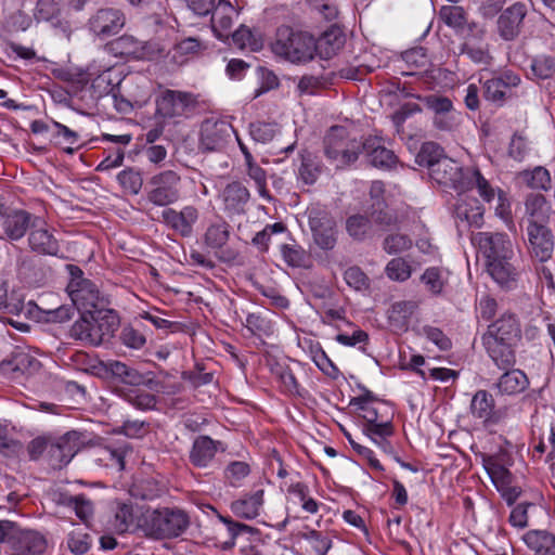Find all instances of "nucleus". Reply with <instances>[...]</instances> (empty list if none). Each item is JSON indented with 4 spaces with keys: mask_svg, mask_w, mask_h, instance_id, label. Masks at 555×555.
<instances>
[{
    "mask_svg": "<svg viewBox=\"0 0 555 555\" xmlns=\"http://www.w3.org/2000/svg\"><path fill=\"white\" fill-rule=\"evenodd\" d=\"M131 451V448L126 443L116 448L108 446L100 450L98 461L105 466L116 467L118 470H122L125 468V456Z\"/></svg>",
    "mask_w": 555,
    "mask_h": 555,
    "instance_id": "obj_45",
    "label": "nucleus"
},
{
    "mask_svg": "<svg viewBox=\"0 0 555 555\" xmlns=\"http://www.w3.org/2000/svg\"><path fill=\"white\" fill-rule=\"evenodd\" d=\"M521 177L527 185L533 190L547 191L551 189V175L544 167L538 166L533 170H526L521 172Z\"/></svg>",
    "mask_w": 555,
    "mask_h": 555,
    "instance_id": "obj_51",
    "label": "nucleus"
},
{
    "mask_svg": "<svg viewBox=\"0 0 555 555\" xmlns=\"http://www.w3.org/2000/svg\"><path fill=\"white\" fill-rule=\"evenodd\" d=\"M505 371L498 379L494 388L501 396H516L529 387V378L526 373L519 369H504Z\"/></svg>",
    "mask_w": 555,
    "mask_h": 555,
    "instance_id": "obj_29",
    "label": "nucleus"
},
{
    "mask_svg": "<svg viewBox=\"0 0 555 555\" xmlns=\"http://www.w3.org/2000/svg\"><path fill=\"white\" fill-rule=\"evenodd\" d=\"M416 308L417 305L415 301L409 300L395 302L388 312L390 324L399 331L406 330L409 320Z\"/></svg>",
    "mask_w": 555,
    "mask_h": 555,
    "instance_id": "obj_40",
    "label": "nucleus"
},
{
    "mask_svg": "<svg viewBox=\"0 0 555 555\" xmlns=\"http://www.w3.org/2000/svg\"><path fill=\"white\" fill-rule=\"evenodd\" d=\"M473 242L486 257V263L512 259L514 256L512 242L506 234L479 232L473 236Z\"/></svg>",
    "mask_w": 555,
    "mask_h": 555,
    "instance_id": "obj_11",
    "label": "nucleus"
},
{
    "mask_svg": "<svg viewBox=\"0 0 555 555\" xmlns=\"http://www.w3.org/2000/svg\"><path fill=\"white\" fill-rule=\"evenodd\" d=\"M224 451V446L219 440H214L209 436H198L190 451V462L198 468H207L215 459L216 453Z\"/></svg>",
    "mask_w": 555,
    "mask_h": 555,
    "instance_id": "obj_26",
    "label": "nucleus"
},
{
    "mask_svg": "<svg viewBox=\"0 0 555 555\" xmlns=\"http://www.w3.org/2000/svg\"><path fill=\"white\" fill-rule=\"evenodd\" d=\"M155 103L157 117L172 119L194 109L197 101L191 92L166 89L156 98Z\"/></svg>",
    "mask_w": 555,
    "mask_h": 555,
    "instance_id": "obj_8",
    "label": "nucleus"
},
{
    "mask_svg": "<svg viewBox=\"0 0 555 555\" xmlns=\"http://www.w3.org/2000/svg\"><path fill=\"white\" fill-rule=\"evenodd\" d=\"M362 144V152L366 154L369 162L374 167L390 168L396 164V155L392 151L382 145L380 139L371 137L363 141Z\"/></svg>",
    "mask_w": 555,
    "mask_h": 555,
    "instance_id": "obj_33",
    "label": "nucleus"
},
{
    "mask_svg": "<svg viewBox=\"0 0 555 555\" xmlns=\"http://www.w3.org/2000/svg\"><path fill=\"white\" fill-rule=\"evenodd\" d=\"M309 227L314 243L323 250H331L337 242L336 223L327 212L311 210L309 212Z\"/></svg>",
    "mask_w": 555,
    "mask_h": 555,
    "instance_id": "obj_18",
    "label": "nucleus"
},
{
    "mask_svg": "<svg viewBox=\"0 0 555 555\" xmlns=\"http://www.w3.org/2000/svg\"><path fill=\"white\" fill-rule=\"evenodd\" d=\"M210 13L214 33L221 40L228 39L234 18L237 16L235 8L228 0H219Z\"/></svg>",
    "mask_w": 555,
    "mask_h": 555,
    "instance_id": "obj_27",
    "label": "nucleus"
},
{
    "mask_svg": "<svg viewBox=\"0 0 555 555\" xmlns=\"http://www.w3.org/2000/svg\"><path fill=\"white\" fill-rule=\"evenodd\" d=\"M164 223L182 237H190L193 234L194 225L198 221L199 211L193 205L183 206L180 210L167 208L163 210Z\"/></svg>",
    "mask_w": 555,
    "mask_h": 555,
    "instance_id": "obj_19",
    "label": "nucleus"
},
{
    "mask_svg": "<svg viewBox=\"0 0 555 555\" xmlns=\"http://www.w3.org/2000/svg\"><path fill=\"white\" fill-rule=\"evenodd\" d=\"M234 129L222 119L207 118L201 127V146L205 151H221L230 142Z\"/></svg>",
    "mask_w": 555,
    "mask_h": 555,
    "instance_id": "obj_14",
    "label": "nucleus"
},
{
    "mask_svg": "<svg viewBox=\"0 0 555 555\" xmlns=\"http://www.w3.org/2000/svg\"><path fill=\"white\" fill-rule=\"evenodd\" d=\"M429 176L439 185L454 190L457 193L476 189L479 196L487 203H491L495 195L494 188L477 167L464 168L459 162L450 157L436 163Z\"/></svg>",
    "mask_w": 555,
    "mask_h": 555,
    "instance_id": "obj_1",
    "label": "nucleus"
},
{
    "mask_svg": "<svg viewBox=\"0 0 555 555\" xmlns=\"http://www.w3.org/2000/svg\"><path fill=\"white\" fill-rule=\"evenodd\" d=\"M67 548L75 555L86 554L92 544V538L82 529H74L66 538Z\"/></svg>",
    "mask_w": 555,
    "mask_h": 555,
    "instance_id": "obj_54",
    "label": "nucleus"
},
{
    "mask_svg": "<svg viewBox=\"0 0 555 555\" xmlns=\"http://www.w3.org/2000/svg\"><path fill=\"white\" fill-rule=\"evenodd\" d=\"M119 320L117 314L111 310L103 308V313L100 314L98 322H94L95 332L99 335V344L104 336H111L117 330Z\"/></svg>",
    "mask_w": 555,
    "mask_h": 555,
    "instance_id": "obj_55",
    "label": "nucleus"
},
{
    "mask_svg": "<svg viewBox=\"0 0 555 555\" xmlns=\"http://www.w3.org/2000/svg\"><path fill=\"white\" fill-rule=\"evenodd\" d=\"M311 359L314 364L328 377L336 379L339 376V370L334 362L328 358L326 352L320 345L311 347Z\"/></svg>",
    "mask_w": 555,
    "mask_h": 555,
    "instance_id": "obj_56",
    "label": "nucleus"
},
{
    "mask_svg": "<svg viewBox=\"0 0 555 555\" xmlns=\"http://www.w3.org/2000/svg\"><path fill=\"white\" fill-rule=\"evenodd\" d=\"M439 18L453 29H463L467 22V12L460 5H443L439 10Z\"/></svg>",
    "mask_w": 555,
    "mask_h": 555,
    "instance_id": "obj_47",
    "label": "nucleus"
},
{
    "mask_svg": "<svg viewBox=\"0 0 555 555\" xmlns=\"http://www.w3.org/2000/svg\"><path fill=\"white\" fill-rule=\"evenodd\" d=\"M364 420L363 434L385 453H392L393 448L388 440L393 435V425L390 420H383L384 414L374 406H369L362 414Z\"/></svg>",
    "mask_w": 555,
    "mask_h": 555,
    "instance_id": "obj_9",
    "label": "nucleus"
},
{
    "mask_svg": "<svg viewBox=\"0 0 555 555\" xmlns=\"http://www.w3.org/2000/svg\"><path fill=\"white\" fill-rule=\"evenodd\" d=\"M485 36L486 29L479 27L476 22H472L461 43L460 52L473 63L487 66L491 63L492 56Z\"/></svg>",
    "mask_w": 555,
    "mask_h": 555,
    "instance_id": "obj_12",
    "label": "nucleus"
},
{
    "mask_svg": "<svg viewBox=\"0 0 555 555\" xmlns=\"http://www.w3.org/2000/svg\"><path fill=\"white\" fill-rule=\"evenodd\" d=\"M28 243L31 250L41 255L55 256L60 250L57 240L44 228H33Z\"/></svg>",
    "mask_w": 555,
    "mask_h": 555,
    "instance_id": "obj_36",
    "label": "nucleus"
},
{
    "mask_svg": "<svg viewBox=\"0 0 555 555\" xmlns=\"http://www.w3.org/2000/svg\"><path fill=\"white\" fill-rule=\"evenodd\" d=\"M250 474V466L244 461L230 462L224 468V479L232 487H240L243 479Z\"/></svg>",
    "mask_w": 555,
    "mask_h": 555,
    "instance_id": "obj_58",
    "label": "nucleus"
},
{
    "mask_svg": "<svg viewBox=\"0 0 555 555\" xmlns=\"http://www.w3.org/2000/svg\"><path fill=\"white\" fill-rule=\"evenodd\" d=\"M40 362L24 349L17 348L0 363L2 375L17 379L23 375L33 374L40 369Z\"/></svg>",
    "mask_w": 555,
    "mask_h": 555,
    "instance_id": "obj_21",
    "label": "nucleus"
},
{
    "mask_svg": "<svg viewBox=\"0 0 555 555\" xmlns=\"http://www.w3.org/2000/svg\"><path fill=\"white\" fill-rule=\"evenodd\" d=\"M117 180L125 192L137 195L142 189L143 178L140 171L127 168L117 175Z\"/></svg>",
    "mask_w": 555,
    "mask_h": 555,
    "instance_id": "obj_57",
    "label": "nucleus"
},
{
    "mask_svg": "<svg viewBox=\"0 0 555 555\" xmlns=\"http://www.w3.org/2000/svg\"><path fill=\"white\" fill-rule=\"evenodd\" d=\"M104 367L105 372L111 374L112 377L133 388L140 386L151 387L153 383L152 373L143 374L137 369L129 366L120 361H107Z\"/></svg>",
    "mask_w": 555,
    "mask_h": 555,
    "instance_id": "obj_24",
    "label": "nucleus"
},
{
    "mask_svg": "<svg viewBox=\"0 0 555 555\" xmlns=\"http://www.w3.org/2000/svg\"><path fill=\"white\" fill-rule=\"evenodd\" d=\"M447 274L448 272L444 269L430 267L425 270L421 280L428 292L433 295H439L447 283Z\"/></svg>",
    "mask_w": 555,
    "mask_h": 555,
    "instance_id": "obj_50",
    "label": "nucleus"
},
{
    "mask_svg": "<svg viewBox=\"0 0 555 555\" xmlns=\"http://www.w3.org/2000/svg\"><path fill=\"white\" fill-rule=\"evenodd\" d=\"M47 541L42 534L33 530H20L11 547L10 555H42Z\"/></svg>",
    "mask_w": 555,
    "mask_h": 555,
    "instance_id": "obj_28",
    "label": "nucleus"
},
{
    "mask_svg": "<svg viewBox=\"0 0 555 555\" xmlns=\"http://www.w3.org/2000/svg\"><path fill=\"white\" fill-rule=\"evenodd\" d=\"M82 446L81 435L72 430L61 437L50 439L47 461L53 468H62L67 465Z\"/></svg>",
    "mask_w": 555,
    "mask_h": 555,
    "instance_id": "obj_10",
    "label": "nucleus"
},
{
    "mask_svg": "<svg viewBox=\"0 0 555 555\" xmlns=\"http://www.w3.org/2000/svg\"><path fill=\"white\" fill-rule=\"evenodd\" d=\"M230 237V225L224 220L220 219L210 223L204 234V243L211 249H219L223 247Z\"/></svg>",
    "mask_w": 555,
    "mask_h": 555,
    "instance_id": "obj_39",
    "label": "nucleus"
},
{
    "mask_svg": "<svg viewBox=\"0 0 555 555\" xmlns=\"http://www.w3.org/2000/svg\"><path fill=\"white\" fill-rule=\"evenodd\" d=\"M528 10L526 4L515 2L498 16L496 33L505 41L515 40L522 31Z\"/></svg>",
    "mask_w": 555,
    "mask_h": 555,
    "instance_id": "obj_16",
    "label": "nucleus"
},
{
    "mask_svg": "<svg viewBox=\"0 0 555 555\" xmlns=\"http://www.w3.org/2000/svg\"><path fill=\"white\" fill-rule=\"evenodd\" d=\"M371 228L370 219L363 215H352L346 220V231L356 241H363Z\"/></svg>",
    "mask_w": 555,
    "mask_h": 555,
    "instance_id": "obj_53",
    "label": "nucleus"
},
{
    "mask_svg": "<svg viewBox=\"0 0 555 555\" xmlns=\"http://www.w3.org/2000/svg\"><path fill=\"white\" fill-rule=\"evenodd\" d=\"M191 525L189 514L179 507H160L144 511L138 518L137 527L149 538L176 539Z\"/></svg>",
    "mask_w": 555,
    "mask_h": 555,
    "instance_id": "obj_3",
    "label": "nucleus"
},
{
    "mask_svg": "<svg viewBox=\"0 0 555 555\" xmlns=\"http://www.w3.org/2000/svg\"><path fill=\"white\" fill-rule=\"evenodd\" d=\"M483 467L487 470L495 488L503 487L506 483H511L512 474L498 461V459L493 456L485 457Z\"/></svg>",
    "mask_w": 555,
    "mask_h": 555,
    "instance_id": "obj_49",
    "label": "nucleus"
},
{
    "mask_svg": "<svg viewBox=\"0 0 555 555\" xmlns=\"http://www.w3.org/2000/svg\"><path fill=\"white\" fill-rule=\"evenodd\" d=\"M469 412L486 428L500 424L504 418V413L496 408L493 396L483 389L477 390L473 396Z\"/></svg>",
    "mask_w": 555,
    "mask_h": 555,
    "instance_id": "obj_15",
    "label": "nucleus"
},
{
    "mask_svg": "<svg viewBox=\"0 0 555 555\" xmlns=\"http://www.w3.org/2000/svg\"><path fill=\"white\" fill-rule=\"evenodd\" d=\"M2 228L5 236L11 241L21 240L28 229L38 227L40 219L22 209L3 212Z\"/></svg>",
    "mask_w": 555,
    "mask_h": 555,
    "instance_id": "obj_23",
    "label": "nucleus"
},
{
    "mask_svg": "<svg viewBox=\"0 0 555 555\" xmlns=\"http://www.w3.org/2000/svg\"><path fill=\"white\" fill-rule=\"evenodd\" d=\"M345 37L338 28L326 30L318 40L314 39L315 54L328 60L344 46Z\"/></svg>",
    "mask_w": 555,
    "mask_h": 555,
    "instance_id": "obj_37",
    "label": "nucleus"
},
{
    "mask_svg": "<svg viewBox=\"0 0 555 555\" xmlns=\"http://www.w3.org/2000/svg\"><path fill=\"white\" fill-rule=\"evenodd\" d=\"M362 142L351 137L344 127L334 126L323 139L324 155L336 168H345L359 158L363 150Z\"/></svg>",
    "mask_w": 555,
    "mask_h": 555,
    "instance_id": "obj_6",
    "label": "nucleus"
},
{
    "mask_svg": "<svg viewBox=\"0 0 555 555\" xmlns=\"http://www.w3.org/2000/svg\"><path fill=\"white\" fill-rule=\"evenodd\" d=\"M112 50L120 56L134 60H153L164 52V48L158 42L140 41L130 35H124L114 40Z\"/></svg>",
    "mask_w": 555,
    "mask_h": 555,
    "instance_id": "obj_13",
    "label": "nucleus"
},
{
    "mask_svg": "<svg viewBox=\"0 0 555 555\" xmlns=\"http://www.w3.org/2000/svg\"><path fill=\"white\" fill-rule=\"evenodd\" d=\"M146 196L150 203L164 207L179 201L181 196V177L171 169L153 175L146 183Z\"/></svg>",
    "mask_w": 555,
    "mask_h": 555,
    "instance_id": "obj_7",
    "label": "nucleus"
},
{
    "mask_svg": "<svg viewBox=\"0 0 555 555\" xmlns=\"http://www.w3.org/2000/svg\"><path fill=\"white\" fill-rule=\"evenodd\" d=\"M520 77L508 70L483 82V98L499 106L503 105L511 90L520 83Z\"/></svg>",
    "mask_w": 555,
    "mask_h": 555,
    "instance_id": "obj_22",
    "label": "nucleus"
},
{
    "mask_svg": "<svg viewBox=\"0 0 555 555\" xmlns=\"http://www.w3.org/2000/svg\"><path fill=\"white\" fill-rule=\"evenodd\" d=\"M280 251L285 263L292 268H304L310 259L308 253L296 243L282 244Z\"/></svg>",
    "mask_w": 555,
    "mask_h": 555,
    "instance_id": "obj_48",
    "label": "nucleus"
},
{
    "mask_svg": "<svg viewBox=\"0 0 555 555\" xmlns=\"http://www.w3.org/2000/svg\"><path fill=\"white\" fill-rule=\"evenodd\" d=\"M512 259H504L486 263L487 272L492 280L504 289H512L516 286L518 280V271L511 261Z\"/></svg>",
    "mask_w": 555,
    "mask_h": 555,
    "instance_id": "obj_32",
    "label": "nucleus"
},
{
    "mask_svg": "<svg viewBox=\"0 0 555 555\" xmlns=\"http://www.w3.org/2000/svg\"><path fill=\"white\" fill-rule=\"evenodd\" d=\"M70 281L66 291L73 306L81 312L89 313L94 320H98L103 313V308L108 305V300L101 294L94 282L83 278L82 271L76 266H68Z\"/></svg>",
    "mask_w": 555,
    "mask_h": 555,
    "instance_id": "obj_5",
    "label": "nucleus"
},
{
    "mask_svg": "<svg viewBox=\"0 0 555 555\" xmlns=\"http://www.w3.org/2000/svg\"><path fill=\"white\" fill-rule=\"evenodd\" d=\"M369 215L373 222L379 225L390 227L397 222L396 215L388 209L385 201L372 203L369 209Z\"/></svg>",
    "mask_w": 555,
    "mask_h": 555,
    "instance_id": "obj_62",
    "label": "nucleus"
},
{
    "mask_svg": "<svg viewBox=\"0 0 555 555\" xmlns=\"http://www.w3.org/2000/svg\"><path fill=\"white\" fill-rule=\"evenodd\" d=\"M245 326L257 336H270L274 332L272 322L261 313H249L246 317Z\"/></svg>",
    "mask_w": 555,
    "mask_h": 555,
    "instance_id": "obj_61",
    "label": "nucleus"
},
{
    "mask_svg": "<svg viewBox=\"0 0 555 555\" xmlns=\"http://www.w3.org/2000/svg\"><path fill=\"white\" fill-rule=\"evenodd\" d=\"M81 318L77 320L72 328H70V335L75 339L79 340H86L91 344H99V335L95 332V325L94 322H98V320H94L89 313L81 312Z\"/></svg>",
    "mask_w": 555,
    "mask_h": 555,
    "instance_id": "obj_41",
    "label": "nucleus"
},
{
    "mask_svg": "<svg viewBox=\"0 0 555 555\" xmlns=\"http://www.w3.org/2000/svg\"><path fill=\"white\" fill-rule=\"evenodd\" d=\"M250 193L241 182H231L227 184L219 193L222 203V209L228 216L241 215L245 211Z\"/></svg>",
    "mask_w": 555,
    "mask_h": 555,
    "instance_id": "obj_25",
    "label": "nucleus"
},
{
    "mask_svg": "<svg viewBox=\"0 0 555 555\" xmlns=\"http://www.w3.org/2000/svg\"><path fill=\"white\" fill-rule=\"evenodd\" d=\"M552 212V206L542 194L532 193L525 201L527 225H546Z\"/></svg>",
    "mask_w": 555,
    "mask_h": 555,
    "instance_id": "obj_30",
    "label": "nucleus"
},
{
    "mask_svg": "<svg viewBox=\"0 0 555 555\" xmlns=\"http://www.w3.org/2000/svg\"><path fill=\"white\" fill-rule=\"evenodd\" d=\"M528 249L540 262L548 261L554 251V235L547 225H527Z\"/></svg>",
    "mask_w": 555,
    "mask_h": 555,
    "instance_id": "obj_20",
    "label": "nucleus"
},
{
    "mask_svg": "<svg viewBox=\"0 0 555 555\" xmlns=\"http://www.w3.org/2000/svg\"><path fill=\"white\" fill-rule=\"evenodd\" d=\"M324 170V165L320 158L308 151L299 154V165L296 169L297 180L305 185L314 184Z\"/></svg>",
    "mask_w": 555,
    "mask_h": 555,
    "instance_id": "obj_31",
    "label": "nucleus"
},
{
    "mask_svg": "<svg viewBox=\"0 0 555 555\" xmlns=\"http://www.w3.org/2000/svg\"><path fill=\"white\" fill-rule=\"evenodd\" d=\"M63 0H38L34 18L37 22H50L59 16Z\"/></svg>",
    "mask_w": 555,
    "mask_h": 555,
    "instance_id": "obj_59",
    "label": "nucleus"
},
{
    "mask_svg": "<svg viewBox=\"0 0 555 555\" xmlns=\"http://www.w3.org/2000/svg\"><path fill=\"white\" fill-rule=\"evenodd\" d=\"M483 214L485 208L477 199L467 201L462 198L455 207L456 218L475 228L482 225Z\"/></svg>",
    "mask_w": 555,
    "mask_h": 555,
    "instance_id": "obj_38",
    "label": "nucleus"
},
{
    "mask_svg": "<svg viewBox=\"0 0 555 555\" xmlns=\"http://www.w3.org/2000/svg\"><path fill=\"white\" fill-rule=\"evenodd\" d=\"M263 490L244 494L231 503L232 513L240 518L254 519L259 516L263 505Z\"/></svg>",
    "mask_w": 555,
    "mask_h": 555,
    "instance_id": "obj_34",
    "label": "nucleus"
},
{
    "mask_svg": "<svg viewBox=\"0 0 555 555\" xmlns=\"http://www.w3.org/2000/svg\"><path fill=\"white\" fill-rule=\"evenodd\" d=\"M271 50L276 56L293 64H305L315 55L314 38L289 26H280Z\"/></svg>",
    "mask_w": 555,
    "mask_h": 555,
    "instance_id": "obj_4",
    "label": "nucleus"
},
{
    "mask_svg": "<svg viewBox=\"0 0 555 555\" xmlns=\"http://www.w3.org/2000/svg\"><path fill=\"white\" fill-rule=\"evenodd\" d=\"M138 518L134 515L132 505L127 503H118L111 521V526L117 533L128 531L133 525L137 526Z\"/></svg>",
    "mask_w": 555,
    "mask_h": 555,
    "instance_id": "obj_43",
    "label": "nucleus"
},
{
    "mask_svg": "<svg viewBox=\"0 0 555 555\" xmlns=\"http://www.w3.org/2000/svg\"><path fill=\"white\" fill-rule=\"evenodd\" d=\"M522 540L534 555H555V535L546 530H530Z\"/></svg>",
    "mask_w": 555,
    "mask_h": 555,
    "instance_id": "obj_35",
    "label": "nucleus"
},
{
    "mask_svg": "<svg viewBox=\"0 0 555 555\" xmlns=\"http://www.w3.org/2000/svg\"><path fill=\"white\" fill-rule=\"evenodd\" d=\"M386 274L390 280L403 282L412 273L410 263L403 258H393L386 266Z\"/></svg>",
    "mask_w": 555,
    "mask_h": 555,
    "instance_id": "obj_63",
    "label": "nucleus"
},
{
    "mask_svg": "<svg viewBox=\"0 0 555 555\" xmlns=\"http://www.w3.org/2000/svg\"><path fill=\"white\" fill-rule=\"evenodd\" d=\"M163 492L160 485L153 478L135 480L129 489L131 496L140 500H154Z\"/></svg>",
    "mask_w": 555,
    "mask_h": 555,
    "instance_id": "obj_46",
    "label": "nucleus"
},
{
    "mask_svg": "<svg viewBox=\"0 0 555 555\" xmlns=\"http://www.w3.org/2000/svg\"><path fill=\"white\" fill-rule=\"evenodd\" d=\"M113 106L117 112L122 114L130 113L134 106H141L147 100V92L139 90L135 93H129L124 95L120 91H114L112 93Z\"/></svg>",
    "mask_w": 555,
    "mask_h": 555,
    "instance_id": "obj_44",
    "label": "nucleus"
},
{
    "mask_svg": "<svg viewBox=\"0 0 555 555\" xmlns=\"http://www.w3.org/2000/svg\"><path fill=\"white\" fill-rule=\"evenodd\" d=\"M124 26L125 16L122 12L114 8L98 10L87 24L89 31L101 39L118 34Z\"/></svg>",
    "mask_w": 555,
    "mask_h": 555,
    "instance_id": "obj_17",
    "label": "nucleus"
},
{
    "mask_svg": "<svg viewBox=\"0 0 555 555\" xmlns=\"http://www.w3.org/2000/svg\"><path fill=\"white\" fill-rule=\"evenodd\" d=\"M447 157L448 156L443 154V149L435 142H425L417 155L420 164L427 166L429 172L436 163Z\"/></svg>",
    "mask_w": 555,
    "mask_h": 555,
    "instance_id": "obj_60",
    "label": "nucleus"
},
{
    "mask_svg": "<svg viewBox=\"0 0 555 555\" xmlns=\"http://www.w3.org/2000/svg\"><path fill=\"white\" fill-rule=\"evenodd\" d=\"M62 503L75 511L77 517L87 521L93 515V504L83 494L63 495Z\"/></svg>",
    "mask_w": 555,
    "mask_h": 555,
    "instance_id": "obj_52",
    "label": "nucleus"
},
{
    "mask_svg": "<svg viewBox=\"0 0 555 555\" xmlns=\"http://www.w3.org/2000/svg\"><path fill=\"white\" fill-rule=\"evenodd\" d=\"M344 280L356 291L362 292L370 288V279L360 267L352 266L346 269Z\"/></svg>",
    "mask_w": 555,
    "mask_h": 555,
    "instance_id": "obj_64",
    "label": "nucleus"
},
{
    "mask_svg": "<svg viewBox=\"0 0 555 555\" xmlns=\"http://www.w3.org/2000/svg\"><path fill=\"white\" fill-rule=\"evenodd\" d=\"M520 338V325L515 314L504 313L488 326L482 345L489 358L500 370L516 364L515 346Z\"/></svg>",
    "mask_w": 555,
    "mask_h": 555,
    "instance_id": "obj_2",
    "label": "nucleus"
},
{
    "mask_svg": "<svg viewBox=\"0 0 555 555\" xmlns=\"http://www.w3.org/2000/svg\"><path fill=\"white\" fill-rule=\"evenodd\" d=\"M119 396L130 403L132 406L139 410H153L156 405V397L139 387L118 390Z\"/></svg>",
    "mask_w": 555,
    "mask_h": 555,
    "instance_id": "obj_42",
    "label": "nucleus"
}]
</instances>
